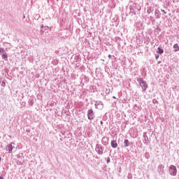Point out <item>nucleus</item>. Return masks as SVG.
Wrapping results in <instances>:
<instances>
[{
	"label": "nucleus",
	"instance_id": "nucleus-26",
	"mask_svg": "<svg viewBox=\"0 0 179 179\" xmlns=\"http://www.w3.org/2000/svg\"><path fill=\"white\" fill-rule=\"evenodd\" d=\"M0 179H3V176H0Z\"/></svg>",
	"mask_w": 179,
	"mask_h": 179
},
{
	"label": "nucleus",
	"instance_id": "nucleus-5",
	"mask_svg": "<svg viewBox=\"0 0 179 179\" xmlns=\"http://www.w3.org/2000/svg\"><path fill=\"white\" fill-rule=\"evenodd\" d=\"M104 108V103L101 101H95V108L98 110H103Z\"/></svg>",
	"mask_w": 179,
	"mask_h": 179
},
{
	"label": "nucleus",
	"instance_id": "nucleus-25",
	"mask_svg": "<svg viewBox=\"0 0 179 179\" xmlns=\"http://www.w3.org/2000/svg\"><path fill=\"white\" fill-rule=\"evenodd\" d=\"M108 58H111V55H108Z\"/></svg>",
	"mask_w": 179,
	"mask_h": 179
},
{
	"label": "nucleus",
	"instance_id": "nucleus-6",
	"mask_svg": "<svg viewBox=\"0 0 179 179\" xmlns=\"http://www.w3.org/2000/svg\"><path fill=\"white\" fill-rule=\"evenodd\" d=\"M95 150L98 155H103V147L100 144H96V148Z\"/></svg>",
	"mask_w": 179,
	"mask_h": 179
},
{
	"label": "nucleus",
	"instance_id": "nucleus-29",
	"mask_svg": "<svg viewBox=\"0 0 179 179\" xmlns=\"http://www.w3.org/2000/svg\"><path fill=\"white\" fill-rule=\"evenodd\" d=\"M43 27H44V26L43 25H41V28L43 29Z\"/></svg>",
	"mask_w": 179,
	"mask_h": 179
},
{
	"label": "nucleus",
	"instance_id": "nucleus-28",
	"mask_svg": "<svg viewBox=\"0 0 179 179\" xmlns=\"http://www.w3.org/2000/svg\"><path fill=\"white\" fill-rule=\"evenodd\" d=\"M101 122V124H103V122H102V120H101V122Z\"/></svg>",
	"mask_w": 179,
	"mask_h": 179
},
{
	"label": "nucleus",
	"instance_id": "nucleus-18",
	"mask_svg": "<svg viewBox=\"0 0 179 179\" xmlns=\"http://www.w3.org/2000/svg\"><path fill=\"white\" fill-rule=\"evenodd\" d=\"M110 92H111V90H110V88H106V91H105L106 96H108V94H110Z\"/></svg>",
	"mask_w": 179,
	"mask_h": 179
},
{
	"label": "nucleus",
	"instance_id": "nucleus-12",
	"mask_svg": "<svg viewBox=\"0 0 179 179\" xmlns=\"http://www.w3.org/2000/svg\"><path fill=\"white\" fill-rule=\"evenodd\" d=\"M129 146V141L128 139H125L124 141V148H128Z\"/></svg>",
	"mask_w": 179,
	"mask_h": 179
},
{
	"label": "nucleus",
	"instance_id": "nucleus-10",
	"mask_svg": "<svg viewBox=\"0 0 179 179\" xmlns=\"http://www.w3.org/2000/svg\"><path fill=\"white\" fill-rule=\"evenodd\" d=\"M155 16L157 19H160L162 14L160 13V11L159 10H155Z\"/></svg>",
	"mask_w": 179,
	"mask_h": 179
},
{
	"label": "nucleus",
	"instance_id": "nucleus-2",
	"mask_svg": "<svg viewBox=\"0 0 179 179\" xmlns=\"http://www.w3.org/2000/svg\"><path fill=\"white\" fill-rule=\"evenodd\" d=\"M13 145H15V143H11L6 145V150L8 153H13V152H16V148Z\"/></svg>",
	"mask_w": 179,
	"mask_h": 179
},
{
	"label": "nucleus",
	"instance_id": "nucleus-13",
	"mask_svg": "<svg viewBox=\"0 0 179 179\" xmlns=\"http://www.w3.org/2000/svg\"><path fill=\"white\" fill-rule=\"evenodd\" d=\"M2 59H4V61H8V53H3L1 55Z\"/></svg>",
	"mask_w": 179,
	"mask_h": 179
},
{
	"label": "nucleus",
	"instance_id": "nucleus-27",
	"mask_svg": "<svg viewBox=\"0 0 179 179\" xmlns=\"http://www.w3.org/2000/svg\"><path fill=\"white\" fill-rule=\"evenodd\" d=\"M27 132H30V130H26Z\"/></svg>",
	"mask_w": 179,
	"mask_h": 179
},
{
	"label": "nucleus",
	"instance_id": "nucleus-21",
	"mask_svg": "<svg viewBox=\"0 0 179 179\" xmlns=\"http://www.w3.org/2000/svg\"><path fill=\"white\" fill-rule=\"evenodd\" d=\"M159 55H157V54L155 55V58H156V59H159Z\"/></svg>",
	"mask_w": 179,
	"mask_h": 179
},
{
	"label": "nucleus",
	"instance_id": "nucleus-1",
	"mask_svg": "<svg viewBox=\"0 0 179 179\" xmlns=\"http://www.w3.org/2000/svg\"><path fill=\"white\" fill-rule=\"evenodd\" d=\"M137 82L140 84L143 90H146L148 89V83H146L145 80H143V78H137Z\"/></svg>",
	"mask_w": 179,
	"mask_h": 179
},
{
	"label": "nucleus",
	"instance_id": "nucleus-22",
	"mask_svg": "<svg viewBox=\"0 0 179 179\" xmlns=\"http://www.w3.org/2000/svg\"><path fill=\"white\" fill-rule=\"evenodd\" d=\"M106 162H107L108 164L110 163V157H108V158H107Z\"/></svg>",
	"mask_w": 179,
	"mask_h": 179
},
{
	"label": "nucleus",
	"instance_id": "nucleus-30",
	"mask_svg": "<svg viewBox=\"0 0 179 179\" xmlns=\"http://www.w3.org/2000/svg\"><path fill=\"white\" fill-rule=\"evenodd\" d=\"M113 99H116V97L115 96H113Z\"/></svg>",
	"mask_w": 179,
	"mask_h": 179
},
{
	"label": "nucleus",
	"instance_id": "nucleus-3",
	"mask_svg": "<svg viewBox=\"0 0 179 179\" xmlns=\"http://www.w3.org/2000/svg\"><path fill=\"white\" fill-rule=\"evenodd\" d=\"M169 172L171 176H177V168L176 167V166L171 165L169 167Z\"/></svg>",
	"mask_w": 179,
	"mask_h": 179
},
{
	"label": "nucleus",
	"instance_id": "nucleus-31",
	"mask_svg": "<svg viewBox=\"0 0 179 179\" xmlns=\"http://www.w3.org/2000/svg\"><path fill=\"white\" fill-rule=\"evenodd\" d=\"M150 19H151V20L153 19V17H150Z\"/></svg>",
	"mask_w": 179,
	"mask_h": 179
},
{
	"label": "nucleus",
	"instance_id": "nucleus-7",
	"mask_svg": "<svg viewBox=\"0 0 179 179\" xmlns=\"http://www.w3.org/2000/svg\"><path fill=\"white\" fill-rule=\"evenodd\" d=\"M143 138H144V141H143V143L144 145H149V137H148V134H146V132H144L143 133Z\"/></svg>",
	"mask_w": 179,
	"mask_h": 179
},
{
	"label": "nucleus",
	"instance_id": "nucleus-33",
	"mask_svg": "<svg viewBox=\"0 0 179 179\" xmlns=\"http://www.w3.org/2000/svg\"><path fill=\"white\" fill-rule=\"evenodd\" d=\"M0 162H1V157H0Z\"/></svg>",
	"mask_w": 179,
	"mask_h": 179
},
{
	"label": "nucleus",
	"instance_id": "nucleus-11",
	"mask_svg": "<svg viewBox=\"0 0 179 179\" xmlns=\"http://www.w3.org/2000/svg\"><path fill=\"white\" fill-rule=\"evenodd\" d=\"M173 51L174 52H177V51H179V45H178V43H176L173 45Z\"/></svg>",
	"mask_w": 179,
	"mask_h": 179
},
{
	"label": "nucleus",
	"instance_id": "nucleus-9",
	"mask_svg": "<svg viewBox=\"0 0 179 179\" xmlns=\"http://www.w3.org/2000/svg\"><path fill=\"white\" fill-rule=\"evenodd\" d=\"M110 146L113 148V149H117V148H118V144L117 143V141H115V140H113L110 143Z\"/></svg>",
	"mask_w": 179,
	"mask_h": 179
},
{
	"label": "nucleus",
	"instance_id": "nucleus-17",
	"mask_svg": "<svg viewBox=\"0 0 179 179\" xmlns=\"http://www.w3.org/2000/svg\"><path fill=\"white\" fill-rule=\"evenodd\" d=\"M6 51L5 50V49L3 48L0 47V55L6 54Z\"/></svg>",
	"mask_w": 179,
	"mask_h": 179
},
{
	"label": "nucleus",
	"instance_id": "nucleus-23",
	"mask_svg": "<svg viewBox=\"0 0 179 179\" xmlns=\"http://www.w3.org/2000/svg\"><path fill=\"white\" fill-rule=\"evenodd\" d=\"M161 11L163 12L164 13V15H166L167 13V12H165V10L163 9H161Z\"/></svg>",
	"mask_w": 179,
	"mask_h": 179
},
{
	"label": "nucleus",
	"instance_id": "nucleus-19",
	"mask_svg": "<svg viewBox=\"0 0 179 179\" xmlns=\"http://www.w3.org/2000/svg\"><path fill=\"white\" fill-rule=\"evenodd\" d=\"M107 141H108V138H107V137L102 138V142H107Z\"/></svg>",
	"mask_w": 179,
	"mask_h": 179
},
{
	"label": "nucleus",
	"instance_id": "nucleus-15",
	"mask_svg": "<svg viewBox=\"0 0 179 179\" xmlns=\"http://www.w3.org/2000/svg\"><path fill=\"white\" fill-rule=\"evenodd\" d=\"M34 99L31 97L29 99L28 103L29 106H33V104H34Z\"/></svg>",
	"mask_w": 179,
	"mask_h": 179
},
{
	"label": "nucleus",
	"instance_id": "nucleus-8",
	"mask_svg": "<svg viewBox=\"0 0 179 179\" xmlns=\"http://www.w3.org/2000/svg\"><path fill=\"white\" fill-rule=\"evenodd\" d=\"M158 173H159V174H164V165L159 164L158 166Z\"/></svg>",
	"mask_w": 179,
	"mask_h": 179
},
{
	"label": "nucleus",
	"instance_id": "nucleus-24",
	"mask_svg": "<svg viewBox=\"0 0 179 179\" xmlns=\"http://www.w3.org/2000/svg\"><path fill=\"white\" fill-rule=\"evenodd\" d=\"M5 85H6L5 83L3 82L2 84H1V86L5 87Z\"/></svg>",
	"mask_w": 179,
	"mask_h": 179
},
{
	"label": "nucleus",
	"instance_id": "nucleus-4",
	"mask_svg": "<svg viewBox=\"0 0 179 179\" xmlns=\"http://www.w3.org/2000/svg\"><path fill=\"white\" fill-rule=\"evenodd\" d=\"M96 115H94V111H93V109H89L87 110V118L90 121L94 120Z\"/></svg>",
	"mask_w": 179,
	"mask_h": 179
},
{
	"label": "nucleus",
	"instance_id": "nucleus-14",
	"mask_svg": "<svg viewBox=\"0 0 179 179\" xmlns=\"http://www.w3.org/2000/svg\"><path fill=\"white\" fill-rule=\"evenodd\" d=\"M153 10H154L153 7L150 6V7L148 8L147 13L148 15H150V13H152V12H153Z\"/></svg>",
	"mask_w": 179,
	"mask_h": 179
},
{
	"label": "nucleus",
	"instance_id": "nucleus-20",
	"mask_svg": "<svg viewBox=\"0 0 179 179\" xmlns=\"http://www.w3.org/2000/svg\"><path fill=\"white\" fill-rule=\"evenodd\" d=\"M145 157H146V159H149V157H150V155L149 154V152H146L145 154Z\"/></svg>",
	"mask_w": 179,
	"mask_h": 179
},
{
	"label": "nucleus",
	"instance_id": "nucleus-32",
	"mask_svg": "<svg viewBox=\"0 0 179 179\" xmlns=\"http://www.w3.org/2000/svg\"><path fill=\"white\" fill-rule=\"evenodd\" d=\"M161 62H162L159 61V62H158V64H160Z\"/></svg>",
	"mask_w": 179,
	"mask_h": 179
},
{
	"label": "nucleus",
	"instance_id": "nucleus-16",
	"mask_svg": "<svg viewBox=\"0 0 179 179\" xmlns=\"http://www.w3.org/2000/svg\"><path fill=\"white\" fill-rule=\"evenodd\" d=\"M157 54H163L164 52V50L162 49L160 47L158 48L157 50Z\"/></svg>",
	"mask_w": 179,
	"mask_h": 179
}]
</instances>
